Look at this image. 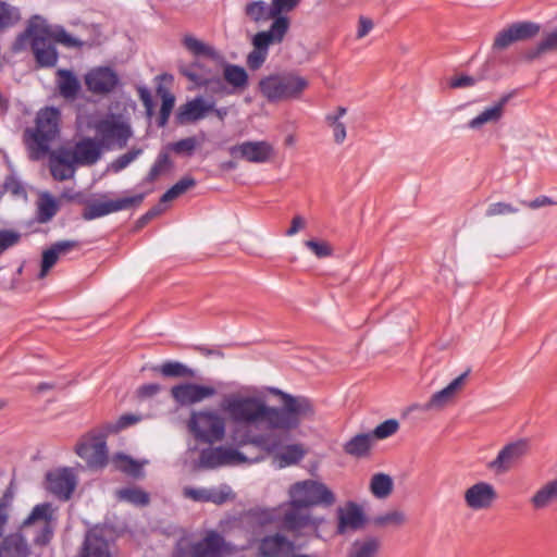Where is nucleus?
Listing matches in <instances>:
<instances>
[{
	"label": "nucleus",
	"instance_id": "obj_1",
	"mask_svg": "<svg viewBox=\"0 0 557 557\" xmlns=\"http://www.w3.org/2000/svg\"><path fill=\"white\" fill-rule=\"evenodd\" d=\"M271 392L280 396L281 407L270 406L263 394L248 387L223 395L219 407L236 428V433H240L242 429L288 433L298 428L302 420L313 419L315 409L309 398L293 396L276 388Z\"/></svg>",
	"mask_w": 557,
	"mask_h": 557
},
{
	"label": "nucleus",
	"instance_id": "obj_2",
	"mask_svg": "<svg viewBox=\"0 0 557 557\" xmlns=\"http://www.w3.org/2000/svg\"><path fill=\"white\" fill-rule=\"evenodd\" d=\"M324 519L311 515L308 508L293 505L289 500L276 508L253 509L239 517H232L221 520L219 528L221 532L231 534L242 531L257 523L260 525L277 523L281 529L295 535H302L308 532H315Z\"/></svg>",
	"mask_w": 557,
	"mask_h": 557
},
{
	"label": "nucleus",
	"instance_id": "obj_3",
	"mask_svg": "<svg viewBox=\"0 0 557 557\" xmlns=\"http://www.w3.org/2000/svg\"><path fill=\"white\" fill-rule=\"evenodd\" d=\"M102 146L94 137H83L73 146L61 147L50 154L49 168L57 181L74 177L79 166H92L102 157Z\"/></svg>",
	"mask_w": 557,
	"mask_h": 557
},
{
	"label": "nucleus",
	"instance_id": "obj_4",
	"mask_svg": "<svg viewBox=\"0 0 557 557\" xmlns=\"http://www.w3.org/2000/svg\"><path fill=\"white\" fill-rule=\"evenodd\" d=\"M234 438L240 444H251L268 454L274 455V461L278 468H285L299 462L306 455V449L301 444L285 443L289 440L287 432L280 431H255L242 429L240 433H236L234 429Z\"/></svg>",
	"mask_w": 557,
	"mask_h": 557
},
{
	"label": "nucleus",
	"instance_id": "obj_5",
	"mask_svg": "<svg viewBox=\"0 0 557 557\" xmlns=\"http://www.w3.org/2000/svg\"><path fill=\"white\" fill-rule=\"evenodd\" d=\"M309 81L295 71L269 74L259 81L258 89L269 102H283L301 98Z\"/></svg>",
	"mask_w": 557,
	"mask_h": 557
},
{
	"label": "nucleus",
	"instance_id": "obj_6",
	"mask_svg": "<svg viewBox=\"0 0 557 557\" xmlns=\"http://www.w3.org/2000/svg\"><path fill=\"white\" fill-rule=\"evenodd\" d=\"M60 112L55 108L41 109L36 116L35 127L25 131V143L33 160L41 159L59 134Z\"/></svg>",
	"mask_w": 557,
	"mask_h": 557
},
{
	"label": "nucleus",
	"instance_id": "obj_7",
	"mask_svg": "<svg viewBox=\"0 0 557 557\" xmlns=\"http://www.w3.org/2000/svg\"><path fill=\"white\" fill-rule=\"evenodd\" d=\"M187 428L195 440L212 445L225 438L226 418L213 408H202L190 413Z\"/></svg>",
	"mask_w": 557,
	"mask_h": 557
},
{
	"label": "nucleus",
	"instance_id": "obj_8",
	"mask_svg": "<svg viewBox=\"0 0 557 557\" xmlns=\"http://www.w3.org/2000/svg\"><path fill=\"white\" fill-rule=\"evenodd\" d=\"M37 22L32 18L26 30L13 44V51L20 52L30 46L36 62L42 67H52L58 62V52L54 44L46 36Z\"/></svg>",
	"mask_w": 557,
	"mask_h": 557
},
{
	"label": "nucleus",
	"instance_id": "obj_9",
	"mask_svg": "<svg viewBox=\"0 0 557 557\" xmlns=\"http://www.w3.org/2000/svg\"><path fill=\"white\" fill-rule=\"evenodd\" d=\"M90 128L96 133V139L102 149H123L133 136L131 125L121 116L108 114L90 122Z\"/></svg>",
	"mask_w": 557,
	"mask_h": 557
},
{
	"label": "nucleus",
	"instance_id": "obj_10",
	"mask_svg": "<svg viewBox=\"0 0 557 557\" xmlns=\"http://www.w3.org/2000/svg\"><path fill=\"white\" fill-rule=\"evenodd\" d=\"M289 500L293 505L309 508L317 505L331 506L335 503V495L323 483L314 480H305L290 485Z\"/></svg>",
	"mask_w": 557,
	"mask_h": 557
},
{
	"label": "nucleus",
	"instance_id": "obj_11",
	"mask_svg": "<svg viewBox=\"0 0 557 557\" xmlns=\"http://www.w3.org/2000/svg\"><path fill=\"white\" fill-rule=\"evenodd\" d=\"M286 36V21L283 18L272 23L269 29L258 32L252 38L253 50L247 55V65L258 70L265 62L269 47L281 44Z\"/></svg>",
	"mask_w": 557,
	"mask_h": 557
},
{
	"label": "nucleus",
	"instance_id": "obj_12",
	"mask_svg": "<svg viewBox=\"0 0 557 557\" xmlns=\"http://www.w3.org/2000/svg\"><path fill=\"white\" fill-rule=\"evenodd\" d=\"M54 509L51 504L44 503L36 505L30 515L25 519L23 528H35L37 534L34 542L37 545H46L53 534V520Z\"/></svg>",
	"mask_w": 557,
	"mask_h": 557
},
{
	"label": "nucleus",
	"instance_id": "obj_13",
	"mask_svg": "<svg viewBox=\"0 0 557 557\" xmlns=\"http://www.w3.org/2000/svg\"><path fill=\"white\" fill-rule=\"evenodd\" d=\"M76 454L91 469H101L108 463L106 437L102 434L84 436L76 446Z\"/></svg>",
	"mask_w": 557,
	"mask_h": 557
},
{
	"label": "nucleus",
	"instance_id": "obj_14",
	"mask_svg": "<svg viewBox=\"0 0 557 557\" xmlns=\"http://www.w3.org/2000/svg\"><path fill=\"white\" fill-rule=\"evenodd\" d=\"M145 198L144 194L123 197L110 200H95L87 203L83 210L82 216L86 221L102 218L113 212L127 210L134 206H139Z\"/></svg>",
	"mask_w": 557,
	"mask_h": 557
},
{
	"label": "nucleus",
	"instance_id": "obj_15",
	"mask_svg": "<svg viewBox=\"0 0 557 557\" xmlns=\"http://www.w3.org/2000/svg\"><path fill=\"white\" fill-rule=\"evenodd\" d=\"M258 459L249 460L239 450L232 447H209L201 450L199 465L202 468L214 469L223 466H237L246 462H255Z\"/></svg>",
	"mask_w": 557,
	"mask_h": 557
},
{
	"label": "nucleus",
	"instance_id": "obj_16",
	"mask_svg": "<svg viewBox=\"0 0 557 557\" xmlns=\"http://www.w3.org/2000/svg\"><path fill=\"white\" fill-rule=\"evenodd\" d=\"M336 533L346 535L364 529L368 519L362 506L349 500L336 509Z\"/></svg>",
	"mask_w": 557,
	"mask_h": 557
},
{
	"label": "nucleus",
	"instance_id": "obj_17",
	"mask_svg": "<svg viewBox=\"0 0 557 557\" xmlns=\"http://www.w3.org/2000/svg\"><path fill=\"white\" fill-rule=\"evenodd\" d=\"M170 393L177 405L186 407L210 399L214 397L218 392L212 385L185 382L174 385Z\"/></svg>",
	"mask_w": 557,
	"mask_h": 557
},
{
	"label": "nucleus",
	"instance_id": "obj_18",
	"mask_svg": "<svg viewBox=\"0 0 557 557\" xmlns=\"http://www.w3.org/2000/svg\"><path fill=\"white\" fill-rule=\"evenodd\" d=\"M233 547L214 530L206 532L203 539L191 546V557H225Z\"/></svg>",
	"mask_w": 557,
	"mask_h": 557
},
{
	"label": "nucleus",
	"instance_id": "obj_19",
	"mask_svg": "<svg viewBox=\"0 0 557 557\" xmlns=\"http://www.w3.org/2000/svg\"><path fill=\"white\" fill-rule=\"evenodd\" d=\"M228 152L233 158L244 159L251 163H264L271 159L274 149L270 143L264 140L245 141L230 147Z\"/></svg>",
	"mask_w": 557,
	"mask_h": 557
},
{
	"label": "nucleus",
	"instance_id": "obj_20",
	"mask_svg": "<svg viewBox=\"0 0 557 557\" xmlns=\"http://www.w3.org/2000/svg\"><path fill=\"white\" fill-rule=\"evenodd\" d=\"M117 84V74L108 66L95 67L85 75L87 89L96 95L110 94L115 89Z\"/></svg>",
	"mask_w": 557,
	"mask_h": 557
},
{
	"label": "nucleus",
	"instance_id": "obj_21",
	"mask_svg": "<svg viewBox=\"0 0 557 557\" xmlns=\"http://www.w3.org/2000/svg\"><path fill=\"white\" fill-rule=\"evenodd\" d=\"M528 443L517 441L503 447L497 457L488 463V468L496 473H505L515 467L527 454Z\"/></svg>",
	"mask_w": 557,
	"mask_h": 557
},
{
	"label": "nucleus",
	"instance_id": "obj_22",
	"mask_svg": "<svg viewBox=\"0 0 557 557\" xmlns=\"http://www.w3.org/2000/svg\"><path fill=\"white\" fill-rule=\"evenodd\" d=\"M76 486L72 471L61 469L47 474V490L60 499H69Z\"/></svg>",
	"mask_w": 557,
	"mask_h": 557
},
{
	"label": "nucleus",
	"instance_id": "obj_23",
	"mask_svg": "<svg viewBox=\"0 0 557 557\" xmlns=\"http://www.w3.org/2000/svg\"><path fill=\"white\" fill-rule=\"evenodd\" d=\"M294 550V542L278 533L263 537L259 544L261 557H290Z\"/></svg>",
	"mask_w": 557,
	"mask_h": 557
},
{
	"label": "nucleus",
	"instance_id": "obj_24",
	"mask_svg": "<svg viewBox=\"0 0 557 557\" xmlns=\"http://www.w3.org/2000/svg\"><path fill=\"white\" fill-rule=\"evenodd\" d=\"M496 497L494 486L486 482H479L472 485L465 495L467 505L475 510L488 508Z\"/></svg>",
	"mask_w": 557,
	"mask_h": 557
},
{
	"label": "nucleus",
	"instance_id": "obj_25",
	"mask_svg": "<svg viewBox=\"0 0 557 557\" xmlns=\"http://www.w3.org/2000/svg\"><path fill=\"white\" fill-rule=\"evenodd\" d=\"M213 109V101H208L202 97H196L180 107L176 119L181 124L195 122L203 119L207 113L211 112Z\"/></svg>",
	"mask_w": 557,
	"mask_h": 557
},
{
	"label": "nucleus",
	"instance_id": "obj_26",
	"mask_svg": "<svg viewBox=\"0 0 557 557\" xmlns=\"http://www.w3.org/2000/svg\"><path fill=\"white\" fill-rule=\"evenodd\" d=\"M511 95H504L493 103L491 107L485 108L482 112H480L475 117L470 120L469 127L472 129H480L485 124H496L498 123L505 112V107L510 100Z\"/></svg>",
	"mask_w": 557,
	"mask_h": 557
},
{
	"label": "nucleus",
	"instance_id": "obj_27",
	"mask_svg": "<svg viewBox=\"0 0 557 557\" xmlns=\"http://www.w3.org/2000/svg\"><path fill=\"white\" fill-rule=\"evenodd\" d=\"M382 542L374 535L358 537L351 542L347 549V557H377Z\"/></svg>",
	"mask_w": 557,
	"mask_h": 557
},
{
	"label": "nucleus",
	"instance_id": "obj_28",
	"mask_svg": "<svg viewBox=\"0 0 557 557\" xmlns=\"http://www.w3.org/2000/svg\"><path fill=\"white\" fill-rule=\"evenodd\" d=\"M78 243L75 240H61L53 244L49 249L42 253L41 269L38 274L39 278H44L51 268L57 263L61 255H65L67 251L77 248Z\"/></svg>",
	"mask_w": 557,
	"mask_h": 557
},
{
	"label": "nucleus",
	"instance_id": "obj_29",
	"mask_svg": "<svg viewBox=\"0 0 557 557\" xmlns=\"http://www.w3.org/2000/svg\"><path fill=\"white\" fill-rule=\"evenodd\" d=\"M33 18L37 22L38 26L47 33L46 36L50 38L53 44H60L66 48L83 47L84 42L70 35L63 27L49 25L39 16H35Z\"/></svg>",
	"mask_w": 557,
	"mask_h": 557
},
{
	"label": "nucleus",
	"instance_id": "obj_30",
	"mask_svg": "<svg viewBox=\"0 0 557 557\" xmlns=\"http://www.w3.org/2000/svg\"><path fill=\"white\" fill-rule=\"evenodd\" d=\"M29 545L20 532L5 536L0 545V557H28Z\"/></svg>",
	"mask_w": 557,
	"mask_h": 557
},
{
	"label": "nucleus",
	"instance_id": "obj_31",
	"mask_svg": "<svg viewBox=\"0 0 557 557\" xmlns=\"http://www.w3.org/2000/svg\"><path fill=\"white\" fill-rule=\"evenodd\" d=\"M453 403V381L448 383L443 389L434 393L428 403L424 405L414 404L410 407L411 410L420 409L423 411L440 412L447 408Z\"/></svg>",
	"mask_w": 557,
	"mask_h": 557
},
{
	"label": "nucleus",
	"instance_id": "obj_32",
	"mask_svg": "<svg viewBox=\"0 0 557 557\" xmlns=\"http://www.w3.org/2000/svg\"><path fill=\"white\" fill-rule=\"evenodd\" d=\"M182 44L185 49L195 58L202 57L213 61H218L222 58L221 53L216 51L211 45L196 38L190 34L183 37Z\"/></svg>",
	"mask_w": 557,
	"mask_h": 557
},
{
	"label": "nucleus",
	"instance_id": "obj_33",
	"mask_svg": "<svg viewBox=\"0 0 557 557\" xmlns=\"http://www.w3.org/2000/svg\"><path fill=\"white\" fill-rule=\"evenodd\" d=\"M81 557H110L108 542L99 535L98 529L87 533Z\"/></svg>",
	"mask_w": 557,
	"mask_h": 557
},
{
	"label": "nucleus",
	"instance_id": "obj_34",
	"mask_svg": "<svg viewBox=\"0 0 557 557\" xmlns=\"http://www.w3.org/2000/svg\"><path fill=\"white\" fill-rule=\"evenodd\" d=\"M180 73L185 76L196 87L206 86L210 83L221 85L219 79L211 81L209 72L200 64L199 61H195L190 64L180 65Z\"/></svg>",
	"mask_w": 557,
	"mask_h": 557
},
{
	"label": "nucleus",
	"instance_id": "obj_35",
	"mask_svg": "<svg viewBox=\"0 0 557 557\" xmlns=\"http://www.w3.org/2000/svg\"><path fill=\"white\" fill-rule=\"evenodd\" d=\"M223 78L234 90L243 91L248 86L247 71L239 65L226 63L223 66Z\"/></svg>",
	"mask_w": 557,
	"mask_h": 557
},
{
	"label": "nucleus",
	"instance_id": "obj_36",
	"mask_svg": "<svg viewBox=\"0 0 557 557\" xmlns=\"http://www.w3.org/2000/svg\"><path fill=\"white\" fill-rule=\"evenodd\" d=\"M57 75V84L60 95L65 99H74L81 88L76 76L67 70H59Z\"/></svg>",
	"mask_w": 557,
	"mask_h": 557
},
{
	"label": "nucleus",
	"instance_id": "obj_37",
	"mask_svg": "<svg viewBox=\"0 0 557 557\" xmlns=\"http://www.w3.org/2000/svg\"><path fill=\"white\" fill-rule=\"evenodd\" d=\"M347 110L344 107H338L334 112L326 114L325 122L333 131L334 141L338 145L343 144L346 139V125L341 122V119L346 114Z\"/></svg>",
	"mask_w": 557,
	"mask_h": 557
},
{
	"label": "nucleus",
	"instance_id": "obj_38",
	"mask_svg": "<svg viewBox=\"0 0 557 557\" xmlns=\"http://www.w3.org/2000/svg\"><path fill=\"white\" fill-rule=\"evenodd\" d=\"M372 441L373 437L371 434H357L344 445V450L346 454L354 457L366 456L372 446Z\"/></svg>",
	"mask_w": 557,
	"mask_h": 557
},
{
	"label": "nucleus",
	"instance_id": "obj_39",
	"mask_svg": "<svg viewBox=\"0 0 557 557\" xmlns=\"http://www.w3.org/2000/svg\"><path fill=\"white\" fill-rule=\"evenodd\" d=\"M245 14L255 23L273 20L276 15H272V7L262 0L252 1L246 4Z\"/></svg>",
	"mask_w": 557,
	"mask_h": 557
},
{
	"label": "nucleus",
	"instance_id": "obj_40",
	"mask_svg": "<svg viewBox=\"0 0 557 557\" xmlns=\"http://www.w3.org/2000/svg\"><path fill=\"white\" fill-rule=\"evenodd\" d=\"M407 522V516L401 510H389L375 516L372 523L377 528L396 527L399 528Z\"/></svg>",
	"mask_w": 557,
	"mask_h": 557
},
{
	"label": "nucleus",
	"instance_id": "obj_41",
	"mask_svg": "<svg viewBox=\"0 0 557 557\" xmlns=\"http://www.w3.org/2000/svg\"><path fill=\"white\" fill-rule=\"evenodd\" d=\"M370 491L376 498H386L393 491V480L388 474L376 473L370 482Z\"/></svg>",
	"mask_w": 557,
	"mask_h": 557
},
{
	"label": "nucleus",
	"instance_id": "obj_42",
	"mask_svg": "<svg viewBox=\"0 0 557 557\" xmlns=\"http://www.w3.org/2000/svg\"><path fill=\"white\" fill-rule=\"evenodd\" d=\"M165 377H194L193 369L178 361H168L156 368Z\"/></svg>",
	"mask_w": 557,
	"mask_h": 557
},
{
	"label": "nucleus",
	"instance_id": "obj_43",
	"mask_svg": "<svg viewBox=\"0 0 557 557\" xmlns=\"http://www.w3.org/2000/svg\"><path fill=\"white\" fill-rule=\"evenodd\" d=\"M114 469L123 471L133 476H139L141 474V467L139 462L132 459L129 456L124 454H116L112 457L111 460Z\"/></svg>",
	"mask_w": 557,
	"mask_h": 557
},
{
	"label": "nucleus",
	"instance_id": "obj_44",
	"mask_svg": "<svg viewBox=\"0 0 557 557\" xmlns=\"http://www.w3.org/2000/svg\"><path fill=\"white\" fill-rule=\"evenodd\" d=\"M555 502H557V496L548 482L540 487L530 499L532 507L536 510L544 509Z\"/></svg>",
	"mask_w": 557,
	"mask_h": 557
},
{
	"label": "nucleus",
	"instance_id": "obj_45",
	"mask_svg": "<svg viewBox=\"0 0 557 557\" xmlns=\"http://www.w3.org/2000/svg\"><path fill=\"white\" fill-rule=\"evenodd\" d=\"M120 500L131 503L135 506H146L149 503V495L138 487L121 488L116 492Z\"/></svg>",
	"mask_w": 557,
	"mask_h": 557
},
{
	"label": "nucleus",
	"instance_id": "obj_46",
	"mask_svg": "<svg viewBox=\"0 0 557 557\" xmlns=\"http://www.w3.org/2000/svg\"><path fill=\"white\" fill-rule=\"evenodd\" d=\"M299 3L300 0H271L272 15H276L275 21H273L272 23H275L280 18L285 20L287 33L290 26V20L284 14L292 12L294 9L298 7Z\"/></svg>",
	"mask_w": 557,
	"mask_h": 557
},
{
	"label": "nucleus",
	"instance_id": "obj_47",
	"mask_svg": "<svg viewBox=\"0 0 557 557\" xmlns=\"http://www.w3.org/2000/svg\"><path fill=\"white\" fill-rule=\"evenodd\" d=\"M557 49V29L547 34L541 42L537 44L536 47L527 51L525 57L529 60H534L539 58L541 54L546 53L548 51H554Z\"/></svg>",
	"mask_w": 557,
	"mask_h": 557
},
{
	"label": "nucleus",
	"instance_id": "obj_48",
	"mask_svg": "<svg viewBox=\"0 0 557 557\" xmlns=\"http://www.w3.org/2000/svg\"><path fill=\"white\" fill-rule=\"evenodd\" d=\"M196 185V181L191 176H185L168 189L161 197V203L172 201L185 194L188 189Z\"/></svg>",
	"mask_w": 557,
	"mask_h": 557
},
{
	"label": "nucleus",
	"instance_id": "obj_49",
	"mask_svg": "<svg viewBox=\"0 0 557 557\" xmlns=\"http://www.w3.org/2000/svg\"><path fill=\"white\" fill-rule=\"evenodd\" d=\"M143 153L141 148H132L126 153L119 156L107 166V172L119 173L126 169L133 161H135Z\"/></svg>",
	"mask_w": 557,
	"mask_h": 557
},
{
	"label": "nucleus",
	"instance_id": "obj_50",
	"mask_svg": "<svg viewBox=\"0 0 557 557\" xmlns=\"http://www.w3.org/2000/svg\"><path fill=\"white\" fill-rule=\"evenodd\" d=\"M516 41L527 40L536 36L540 32V26L533 22H519L509 26Z\"/></svg>",
	"mask_w": 557,
	"mask_h": 557
},
{
	"label": "nucleus",
	"instance_id": "obj_51",
	"mask_svg": "<svg viewBox=\"0 0 557 557\" xmlns=\"http://www.w3.org/2000/svg\"><path fill=\"white\" fill-rule=\"evenodd\" d=\"M234 499H235V494L232 491L231 486H228L226 484H222L216 487L208 488L207 503L222 505L226 502H231Z\"/></svg>",
	"mask_w": 557,
	"mask_h": 557
},
{
	"label": "nucleus",
	"instance_id": "obj_52",
	"mask_svg": "<svg viewBox=\"0 0 557 557\" xmlns=\"http://www.w3.org/2000/svg\"><path fill=\"white\" fill-rule=\"evenodd\" d=\"M158 92L161 95V99H162V104H161L160 114H159V119H158V125L160 127H164L166 125L169 117L171 115V112L174 108L175 98L172 94H170L169 91H166L162 88H159Z\"/></svg>",
	"mask_w": 557,
	"mask_h": 557
},
{
	"label": "nucleus",
	"instance_id": "obj_53",
	"mask_svg": "<svg viewBox=\"0 0 557 557\" xmlns=\"http://www.w3.org/2000/svg\"><path fill=\"white\" fill-rule=\"evenodd\" d=\"M172 163L170 157L166 152H160L151 166L146 181L149 183L154 182L160 175L168 172L171 168Z\"/></svg>",
	"mask_w": 557,
	"mask_h": 557
},
{
	"label": "nucleus",
	"instance_id": "obj_54",
	"mask_svg": "<svg viewBox=\"0 0 557 557\" xmlns=\"http://www.w3.org/2000/svg\"><path fill=\"white\" fill-rule=\"evenodd\" d=\"M18 20L17 9L5 2H0V29L14 25Z\"/></svg>",
	"mask_w": 557,
	"mask_h": 557
},
{
	"label": "nucleus",
	"instance_id": "obj_55",
	"mask_svg": "<svg viewBox=\"0 0 557 557\" xmlns=\"http://www.w3.org/2000/svg\"><path fill=\"white\" fill-rule=\"evenodd\" d=\"M58 211V206L55 200L49 196L45 195L40 198L39 201V221L40 222H48L52 219L53 215H55Z\"/></svg>",
	"mask_w": 557,
	"mask_h": 557
},
{
	"label": "nucleus",
	"instance_id": "obj_56",
	"mask_svg": "<svg viewBox=\"0 0 557 557\" xmlns=\"http://www.w3.org/2000/svg\"><path fill=\"white\" fill-rule=\"evenodd\" d=\"M399 429V422L396 419H388L375 426L372 437L384 440L394 435Z\"/></svg>",
	"mask_w": 557,
	"mask_h": 557
},
{
	"label": "nucleus",
	"instance_id": "obj_57",
	"mask_svg": "<svg viewBox=\"0 0 557 557\" xmlns=\"http://www.w3.org/2000/svg\"><path fill=\"white\" fill-rule=\"evenodd\" d=\"M197 145H198V143L195 137H187V138L181 139L176 143H173L170 146V148L175 153H178V154H182V153L191 154L193 151L196 149Z\"/></svg>",
	"mask_w": 557,
	"mask_h": 557
},
{
	"label": "nucleus",
	"instance_id": "obj_58",
	"mask_svg": "<svg viewBox=\"0 0 557 557\" xmlns=\"http://www.w3.org/2000/svg\"><path fill=\"white\" fill-rule=\"evenodd\" d=\"M516 42V39L513 38L512 32L510 30L509 26L503 30H500L493 44L494 50H504L508 48L511 44Z\"/></svg>",
	"mask_w": 557,
	"mask_h": 557
},
{
	"label": "nucleus",
	"instance_id": "obj_59",
	"mask_svg": "<svg viewBox=\"0 0 557 557\" xmlns=\"http://www.w3.org/2000/svg\"><path fill=\"white\" fill-rule=\"evenodd\" d=\"M518 209L506 202L491 203L486 210L487 216L506 215L517 213Z\"/></svg>",
	"mask_w": 557,
	"mask_h": 557
},
{
	"label": "nucleus",
	"instance_id": "obj_60",
	"mask_svg": "<svg viewBox=\"0 0 557 557\" xmlns=\"http://www.w3.org/2000/svg\"><path fill=\"white\" fill-rule=\"evenodd\" d=\"M306 247H308L318 258H325L332 255L331 246L325 242L318 240H307L305 243Z\"/></svg>",
	"mask_w": 557,
	"mask_h": 557
},
{
	"label": "nucleus",
	"instance_id": "obj_61",
	"mask_svg": "<svg viewBox=\"0 0 557 557\" xmlns=\"http://www.w3.org/2000/svg\"><path fill=\"white\" fill-rule=\"evenodd\" d=\"M21 238L20 233L14 231L0 232V255L8 248L16 245Z\"/></svg>",
	"mask_w": 557,
	"mask_h": 557
},
{
	"label": "nucleus",
	"instance_id": "obj_62",
	"mask_svg": "<svg viewBox=\"0 0 557 557\" xmlns=\"http://www.w3.org/2000/svg\"><path fill=\"white\" fill-rule=\"evenodd\" d=\"M208 488L206 487H191L186 486L183 490V495L194 502L207 503Z\"/></svg>",
	"mask_w": 557,
	"mask_h": 557
},
{
	"label": "nucleus",
	"instance_id": "obj_63",
	"mask_svg": "<svg viewBox=\"0 0 557 557\" xmlns=\"http://www.w3.org/2000/svg\"><path fill=\"white\" fill-rule=\"evenodd\" d=\"M373 27L374 23L370 17L360 15L358 18V28L356 34L357 39H362L369 35Z\"/></svg>",
	"mask_w": 557,
	"mask_h": 557
},
{
	"label": "nucleus",
	"instance_id": "obj_64",
	"mask_svg": "<svg viewBox=\"0 0 557 557\" xmlns=\"http://www.w3.org/2000/svg\"><path fill=\"white\" fill-rule=\"evenodd\" d=\"M161 391V385L157 383H149L140 386L137 389V395L140 398H149L157 395Z\"/></svg>",
	"mask_w": 557,
	"mask_h": 557
}]
</instances>
